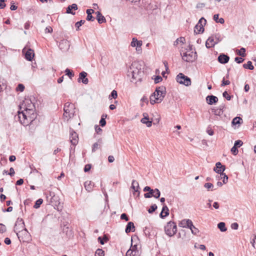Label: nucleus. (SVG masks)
Here are the masks:
<instances>
[{"mask_svg":"<svg viewBox=\"0 0 256 256\" xmlns=\"http://www.w3.org/2000/svg\"><path fill=\"white\" fill-rule=\"evenodd\" d=\"M24 226V223L22 219L18 218L16 222L14 230L20 242H29L31 240L30 234Z\"/></svg>","mask_w":256,"mask_h":256,"instance_id":"1","label":"nucleus"},{"mask_svg":"<svg viewBox=\"0 0 256 256\" xmlns=\"http://www.w3.org/2000/svg\"><path fill=\"white\" fill-rule=\"evenodd\" d=\"M128 76H132V82L136 84L138 82L142 81L144 71L142 70V65L138 61L132 62L128 70Z\"/></svg>","mask_w":256,"mask_h":256,"instance_id":"2","label":"nucleus"},{"mask_svg":"<svg viewBox=\"0 0 256 256\" xmlns=\"http://www.w3.org/2000/svg\"><path fill=\"white\" fill-rule=\"evenodd\" d=\"M166 94V88L160 86L156 88L155 92L150 96V101L152 104L161 102Z\"/></svg>","mask_w":256,"mask_h":256,"instance_id":"3","label":"nucleus"},{"mask_svg":"<svg viewBox=\"0 0 256 256\" xmlns=\"http://www.w3.org/2000/svg\"><path fill=\"white\" fill-rule=\"evenodd\" d=\"M20 108H23L24 111L31 114V116H28L30 120H33L36 118V114L34 113L35 106L30 99L26 98L22 103Z\"/></svg>","mask_w":256,"mask_h":256,"instance_id":"4","label":"nucleus"},{"mask_svg":"<svg viewBox=\"0 0 256 256\" xmlns=\"http://www.w3.org/2000/svg\"><path fill=\"white\" fill-rule=\"evenodd\" d=\"M64 117L66 118L68 120L72 118L75 113L74 105L67 102L64 104Z\"/></svg>","mask_w":256,"mask_h":256,"instance_id":"5","label":"nucleus"},{"mask_svg":"<svg viewBox=\"0 0 256 256\" xmlns=\"http://www.w3.org/2000/svg\"><path fill=\"white\" fill-rule=\"evenodd\" d=\"M190 49L186 52H181L182 60L187 62H192L196 58L197 55L196 52L192 50V46H190Z\"/></svg>","mask_w":256,"mask_h":256,"instance_id":"6","label":"nucleus"},{"mask_svg":"<svg viewBox=\"0 0 256 256\" xmlns=\"http://www.w3.org/2000/svg\"><path fill=\"white\" fill-rule=\"evenodd\" d=\"M164 231L166 234L169 236H174L177 232L176 224L172 221L168 222L164 226Z\"/></svg>","mask_w":256,"mask_h":256,"instance_id":"7","label":"nucleus"},{"mask_svg":"<svg viewBox=\"0 0 256 256\" xmlns=\"http://www.w3.org/2000/svg\"><path fill=\"white\" fill-rule=\"evenodd\" d=\"M28 116H31L30 113H26L25 111H22V112H18V118L20 122L23 125L27 126L28 124L30 122H32V120H30Z\"/></svg>","mask_w":256,"mask_h":256,"instance_id":"8","label":"nucleus"},{"mask_svg":"<svg viewBox=\"0 0 256 256\" xmlns=\"http://www.w3.org/2000/svg\"><path fill=\"white\" fill-rule=\"evenodd\" d=\"M176 81L180 84H184L186 86H189L191 84L190 79L182 73H180L176 76Z\"/></svg>","mask_w":256,"mask_h":256,"instance_id":"9","label":"nucleus"},{"mask_svg":"<svg viewBox=\"0 0 256 256\" xmlns=\"http://www.w3.org/2000/svg\"><path fill=\"white\" fill-rule=\"evenodd\" d=\"M206 19L204 18H200L198 24L194 26V32L196 34L202 33L204 32V26L206 24Z\"/></svg>","mask_w":256,"mask_h":256,"instance_id":"10","label":"nucleus"},{"mask_svg":"<svg viewBox=\"0 0 256 256\" xmlns=\"http://www.w3.org/2000/svg\"><path fill=\"white\" fill-rule=\"evenodd\" d=\"M22 52L25 54V58L29 61H31L34 55V50L31 48H24L22 49Z\"/></svg>","mask_w":256,"mask_h":256,"instance_id":"11","label":"nucleus"},{"mask_svg":"<svg viewBox=\"0 0 256 256\" xmlns=\"http://www.w3.org/2000/svg\"><path fill=\"white\" fill-rule=\"evenodd\" d=\"M70 139L71 144L74 146H76L78 142V135L73 130H70Z\"/></svg>","mask_w":256,"mask_h":256,"instance_id":"12","label":"nucleus"},{"mask_svg":"<svg viewBox=\"0 0 256 256\" xmlns=\"http://www.w3.org/2000/svg\"><path fill=\"white\" fill-rule=\"evenodd\" d=\"M225 170V166H222L220 162L216 163V167L214 168V170L218 173L220 174V176H223L224 173V171Z\"/></svg>","mask_w":256,"mask_h":256,"instance_id":"13","label":"nucleus"},{"mask_svg":"<svg viewBox=\"0 0 256 256\" xmlns=\"http://www.w3.org/2000/svg\"><path fill=\"white\" fill-rule=\"evenodd\" d=\"M58 46L62 51L67 50L70 48V42L66 40H62L60 42Z\"/></svg>","mask_w":256,"mask_h":256,"instance_id":"14","label":"nucleus"},{"mask_svg":"<svg viewBox=\"0 0 256 256\" xmlns=\"http://www.w3.org/2000/svg\"><path fill=\"white\" fill-rule=\"evenodd\" d=\"M178 226L182 228H189L192 226V222L190 219H184L179 222Z\"/></svg>","mask_w":256,"mask_h":256,"instance_id":"15","label":"nucleus"},{"mask_svg":"<svg viewBox=\"0 0 256 256\" xmlns=\"http://www.w3.org/2000/svg\"><path fill=\"white\" fill-rule=\"evenodd\" d=\"M218 42V40H215L213 36L210 37L206 42V46L207 48H209L215 46Z\"/></svg>","mask_w":256,"mask_h":256,"instance_id":"16","label":"nucleus"},{"mask_svg":"<svg viewBox=\"0 0 256 256\" xmlns=\"http://www.w3.org/2000/svg\"><path fill=\"white\" fill-rule=\"evenodd\" d=\"M144 118L141 120V122L146 125L148 127L152 126V121L149 120L148 115L147 113L143 114Z\"/></svg>","mask_w":256,"mask_h":256,"instance_id":"17","label":"nucleus"},{"mask_svg":"<svg viewBox=\"0 0 256 256\" xmlns=\"http://www.w3.org/2000/svg\"><path fill=\"white\" fill-rule=\"evenodd\" d=\"M144 192H148L144 194L145 198H150L152 196V194L154 193V190L152 189L150 186H146L144 188Z\"/></svg>","mask_w":256,"mask_h":256,"instance_id":"18","label":"nucleus"},{"mask_svg":"<svg viewBox=\"0 0 256 256\" xmlns=\"http://www.w3.org/2000/svg\"><path fill=\"white\" fill-rule=\"evenodd\" d=\"M87 73L85 72H82L80 74L79 78H78V82H82L84 84H87L88 82V79L86 78Z\"/></svg>","mask_w":256,"mask_h":256,"instance_id":"19","label":"nucleus"},{"mask_svg":"<svg viewBox=\"0 0 256 256\" xmlns=\"http://www.w3.org/2000/svg\"><path fill=\"white\" fill-rule=\"evenodd\" d=\"M206 101L208 104L212 105L218 101V98L214 96H208L206 98Z\"/></svg>","mask_w":256,"mask_h":256,"instance_id":"20","label":"nucleus"},{"mask_svg":"<svg viewBox=\"0 0 256 256\" xmlns=\"http://www.w3.org/2000/svg\"><path fill=\"white\" fill-rule=\"evenodd\" d=\"M142 40H138L136 38H134L132 40V41L130 43V46L132 47H136V50H139V49H138V48H140L142 46Z\"/></svg>","mask_w":256,"mask_h":256,"instance_id":"21","label":"nucleus"},{"mask_svg":"<svg viewBox=\"0 0 256 256\" xmlns=\"http://www.w3.org/2000/svg\"><path fill=\"white\" fill-rule=\"evenodd\" d=\"M229 59V56L224 54H221L218 57V61L222 64L227 63L228 62Z\"/></svg>","mask_w":256,"mask_h":256,"instance_id":"22","label":"nucleus"},{"mask_svg":"<svg viewBox=\"0 0 256 256\" xmlns=\"http://www.w3.org/2000/svg\"><path fill=\"white\" fill-rule=\"evenodd\" d=\"M168 214L169 210L168 206L166 204H164L162 208V211L160 212V216L161 218H163L166 217V216H168Z\"/></svg>","mask_w":256,"mask_h":256,"instance_id":"23","label":"nucleus"},{"mask_svg":"<svg viewBox=\"0 0 256 256\" xmlns=\"http://www.w3.org/2000/svg\"><path fill=\"white\" fill-rule=\"evenodd\" d=\"M84 186L86 190L88 192H90L94 186V183L90 180H87L84 182Z\"/></svg>","mask_w":256,"mask_h":256,"instance_id":"24","label":"nucleus"},{"mask_svg":"<svg viewBox=\"0 0 256 256\" xmlns=\"http://www.w3.org/2000/svg\"><path fill=\"white\" fill-rule=\"evenodd\" d=\"M102 144V138H100L98 140V142H95L92 145V152H95L96 150L100 148Z\"/></svg>","mask_w":256,"mask_h":256,"instance_id":"25","label":"nucleus"},{"mask_svg":"<svg viewBox=\"0 0 256 256\" xmlns=\"http://www.w3.org/2000/svg\"><path fill=\"white\" fill-rule=\"evenodd\" d=\"M135 230V226L132 222H128L126 226V228L125 230L126 232L128 234L131 231L134 232Z\"/></svg>","mask_w":256,"mask_h":256,"instance_id":"26","label":"nucleus"},{"mask_svg":"<svg viewBox=\"0 0 256 256\" xmlns=\"http://www.w3.org/2000/svg\"><path fill=\"white\" fill-rule=\"evenodd\" d=\"M96 20L99 24H101L102 23L105 22L106 20L104 16L102 15L100 12H96Z\"/></svg>","mask_w":256,"mask_h":256,"instance_id":"27","label":"nucleus"},{"mask_svg":"<svg viewBox=\"0 0 256 256\" xmlns=\"http://www.w3.org/2000/svg\"><path fill=\"white\" fill-rule=\"evenodd\" d=\"M72 10H78V6L76 4H73L70 6H69L66 8V13L71 14L72 15L75 14V12L72 11Z\"/></svg>","mask_w":256,"mask_h":256,"instance_id":"28","label":"nucleus"},{"mask_svg":"<svg viewBox=\"0 0 256 256\" xmlns=\"http://www.w3.org/2000/svg\"><path fill=\"white\" fill-rule=\"evenodd\" d=\"M224 108V106H220L219 108H212V112L216 116H220L222 115L223 114L222 109Z\"/></svg>","mask_w":256,"mask_h":256,"instance_id":"29","label":"nucleus"},{"mask_svg":"<svg viewBox=\"0 0 256 256\" xmlns=\"http://www.w3.org/2000/svg\"><path fill=\"white\" fill-rule=\"evenodd\" d=\"M86 12L88 14L86 20L88 21H94V18L92 15V14L94 12V10L92 9H88Z\"/></svg>","mask_w":256,"mask_h":256,"instance_id":"30","label":"nucleus"},{"mask_svg":"<svg viewBox=\"0 0 256 256\" xmlns=\"http://www.w3.org/2000/svg\"><path fill=\"white\" fill-rule=\"evenodd\" d=\"M131 188L134 192H138V194H140V192L138 190V189L140 188L139 184L136 180H132Z\"/></svg>","mask_w":256,"mask_h":256,"instance_id":"31","label":"nucleus"},{"mask_svg":"<svg viewBox=\"0 0 256 256\" xmlns=\"http://www.w3.org/2000/svg\"><path fill=\"white\" fill-rule=\"evenodd\" d=\"M218 227L222 232H226L227 230V228L226 227L225 223L224 222H220L218 223Z\"/></svg>","mask_w":256,"mask_h":256,"instance_id":"32","label":"nucleus"},{"mask_svg":"<svg viewBox=\"0 0 256 256\" xmlns=\"http://www.w3.org/2000/svg\"><path fill=\"white\" fill-rule=\"evenodd\" d=\"M243 67L244 68L249 69L250 70H252L254 68V67L252 64V62L250 61H248L246 64H244Z\"/></svg>","mask_w":256,"mask_h":256,"instance_id":"33","label":"nucleus"},{"mask_svg":"<svg viewBox=\"0 0 256 256\" xmlns=\"http://www.w3.org/2000/svg\"><path fill=\"white\" fill-rule=\"evenodd\" d=\"M107 115L106 114H102L101 118V119L100 121V124L102 126H104L106 124V121L105 118H106Z\"/></svg>","mask_w":256,"mask_h":256,"instance_id":"34","label":"nucleus"},{"mask_svg":"<svg viewBox=\"0 0 256 256\" xmlns=\"http://www.w3.org/2000/svg\"><path fill=\"white\" fill-rule=\"evenodd\" d=\"M242 119L240 117H236L232 120V124L236 125L240 124V121Z\"/></svg>","mask_w":256,"mask_h":256,"instance_id":"35","label":"nucleus"},{"mask_svg":"<svg viewBox=\"0 0 256 256\" xmlns=\"http://www.w3.org/2000/svg\"><path fill=\"white\" fill-rule=\"evenodd\" d=\"M188 228L191 230L192 233L194 235H196L199 232L198 228H196L193 224L192 226H190Z\"/></svg>","mask_w":256,"mask_h":256,"instance_id":"36","label":"nucleus"},{"mask_svg":"<svg viewBox=\"0 0 256 256\" xmlns=\"http://www.w3.org/2000/svg\"><path fill=\"white\" fill-rule=\"evenodd\" d=\"M154 193L152 194V196L155 198H160V192L158 188H155L154 190Z\"/></svg>","mask_w":256,"mask_h":256,"instance_id":"37","label":"nucleus"},{"mask_svg":"<svg viewBox=\"0 0 256 256\" xmlns=\"http://www.w3.org/2000/svg\"><path fill=\"white\" fill-rule=\"evenodd\" d=\"M42 202L43 200L42 198H39L36 202L35 204L34 205V207L35 208H38L42 204Z\"/></svg>","mask_w":256,"mask_h":256,"instance_id":"38","label":"nucleus"},{"mask_svg":"<svg viewBox=\"0 0 256 256\" xmlns=\"http://www.w3.org/2000/svg\"><path fill=\"white\" fill-rule=\"evenodd\" d=\"M104 251L102 249H98L95 252V256H104Z\"/></svg>","mask_w":256,"mask_h":256,"instance_id":"39","label":"nucleus"},{"mask_svg":"<svg viewBox=\"0 0 256 256\" xmlns=\"http://www.w3.org/2000/svg\"><path fill=\"white\" fill-rule=\"evenodd\" d=\"M136 246H134L132 249V256H140V252L138 250H136Z\"/></svg>","mask_w":256,"mask_h":256,"instance_id":"40","label":"nucleus"},{"mask_svg":"<svg viewBox=\"0 0 256 256\" xmlns=\"http://www.w3.org/2000/svg\"><path fill=\"white\" fill-rule=\"evenodd\" d=\"M246 52V49L244 48H241L240 50H238V54L242 57H244L246 56V54L245 53Z\"/></svg>","mask_w":256,"mask_h":256,"instance_id":"41","label":"nucleus"},{"mask_svg":"<svg viewBox=\"0 0 256 256\" xmlns=\"http://www.w3.org/2000/svg\"><path fill=\"white\" fill-rule=\"evenodd\" d=\"M85 22L86 21L84 20H80V21L76 22L75 24L76 30H78L80 27L82 26V24H84Z\"/></svg>","mask_w":256,"mask_h":256,"instance_id":"42","label":"nucleus"},{"mask_svg":"<svg viewBox=\"0 0 256 256\" xmlns=\"http://www.w3.org/2000/svg\"><path fill=\"white\" fill-rule=\"evenodd\" d=\"M157 209V206L156 204L152 205L150 208L148 210V212L152 214Z\"/></svg>","mask_w":256,"mask_h":256,"instance_id":"43","label":"nucleus"},{"mask_svg":"<svg viewBox=\"0 0 256 256\" xmlns=\"http://www.w3.org/2000/svg\"><path fill=\"white\" fill-rule=\"evenodd\" d=\"M118 96L117 92L115 90H113L111 94L109 96V98H113L114 99H116Z\"/></svg>","mask_w":256,"mask_h":256,"instance_id":"44","label":"nucleus"},{"mask_svg":"<svg viewBox=\"0 0 256 256\" xmlns=\"http://www.w3.org/2000/svg\"><path fill=\"white\" fill-rule=\"evenodd\" d=\"M185 40L184 38V37H180L174 42V46L177 45L179 42L184 43V41Z\"/></svg>","mask_w":256,"mask_h":256,"instance_id":"45","label":"nucleus"},{"mask_svg":"<svg viewBox=\"0 0 256 256\" xmlns=\"http://www.w3.org/2000/svg\"><path fill=\"white\" fill-rule=\"evenodd\" d=\"M204 187L206 188L208 190H210V188L214 187V185L212 183L208 182L204 184Z\"/></svg>","mask_w":256,"mask_h":256,"instance_id":"46","label":"nucleus"},{"mask_svg":"<svg viewBox=\"0 0 256 256\" xmlns=\"http://www.w3.org/2000/svg\"><path fill=\"white\" fill-rule=\"evenodd\" d=\"M66 74L68 75L70 78L74 76V74L72 72H71L70 70H69L68 68H66Z\"/></svg>","mask_w":256,"mask_h":256,"instance_id":"47","label":"nucleus"},{"mask_svg":"<svg viewBox=\"0 0 256 256\" xmlns=\"http://www.w3.org/2000/svg\"><path fill=\"white\" fill-rule=\"evenodd\" d=\"M223 96L226 98L227 100H230L231 99V96H230L226 91L223 92Z\"/></svg>","mask_w":256,"mask_h":256,"instance_id":"48","label":"nucleus"},{"mask_svg":"<svg viewBox=\"0 0 256 256\" xmlns=\"http://www.w3.org/2000/svg\"><path fill=\"white\" fill-rule=\"evenodd\" d=\"M230 84V82L228 80H226L224 78H223L222 80V83L221 84V86H224L228 85Z\"/></svg>","mask_w":256,"mask_h":256,"instance_id":"49","label":"nucleus"},{"mask_svg":"<svg viewBox=\"0 0 256 256\" xmlns=\"http://www.w3.org/2000/svg\"><path fill=\"white\" fill-rule=\"evenodd\" d=\"M231 152L234 155H236L238 154V148L234 146L231 148Z\"/></svg>","mask_w":256,"mask_h":256,"instance_id":"50","label":"nucleus"},{"mask_svg":"<svg viewBox=\"0 0 256 256\" xmlns=\"http://www.w3.org/2000/svg\"><path fill=\"white\" fill-rule=\"evenodd\" d=\"M243 142L241 140H237L235 142L234 146H235L237 147H240L241 146H242Z\"/></svg>","mask_w":256,"mask_h":256,"instance_id":"51","label":"nucleus"},{"mask_svg":"<svg viewBox=\"0 0 256 256\" xmlns=\"http://www.w3.org/2000/svg\"><path fill=\"white\" fill-rule=\"evenodd\" d=\"M24 89V86L22 84H18V87L16 88V90L23 92Z\"/></svg>","mask_w":256,"mask_h":256,"instance_id":"52","label":"nucleus"},{"mask_svg":"<svg viewBox=\"0 0 256 256\" xmlns=\"http://www.w3.org/2000/svg\"><path fill=\"white\" fill-rule=\"evenodd\" d=\"M6 226L2 224H0V232H1L2 233H4L6 232Z\"/></svg>","mask_w":256,"mask_h":256,"instance_id":"53","label":"nucleus"},{"mask_svg":"<svg viewBox=\"0 0 256 256\" xmlns=\"http://www.w3.org/2000/svg\"><path fill=\"white\" fill-rule=\"evenodd\" d=\"M120 218L122 220H124L126 221H128L129 220L127 214L125 213H123L121 214Z\"/></svg>","mask_w":256,"mask_h":256,"instance_id":"54","label":"nucleus"},{"mask_svg":"<svg viewBox=\"0 0 256 256\" xmlns=\"http://www.w3.org/2000/svg\"><path fill=\"white\" fill-rule=\"evenodd\" d=\"M234 60L237 63L240 64V63L243 62V61L244 60V59L243 58H242L236 57L234 58Z\"/></svg>","mask_w":256,"mask_h":256,"instance_id":"55","label":"nucleus"},{"mask_svg":"<svg viewBox=\"0 0 256 256\" xmlns=\"http://www.w3.org/2000/svg\"><path fill=\"white\" fill-rule=\"evenodd\" d=\"M162 80V78L160 76H158L154 78V82L156 84H158V83L160 82H161Z\"/></svg>","mask_w":256,"mask_h":256,"instance_id":"56","label":"nucleus"},{"mask_svg":"<svg viewBox=\"0 0 256 256\" xmlns=\"http://www.w3.org/2000/svg\"><path fill=\"white\" fill-rule=\"evenodd\" d=\"M250 243L254 248H255L256 244V234L254 235V238L250 241Z\"/></svg>","mask_w":256,"mask_h":256,"instance_id":"57","label":"nucleus"},{"mask_svg":"<svg viewBox=\"0 0 256 256\" xmlns=\"http://www.w3.org/2000/svg\"><path fill=\"white\" fill-rule=\"evenodd\" d=\"M222 177L223 176V183L224 184H226L228 182V176H226L225 174H224L223 176H221Z\"/></svg>","mask_w":256,"mask_h":256,"instance_id":"58","label":"nucleus"},{"mask_svg":"<svg viewBox=\"0 0 256 256\" xmlns=\"http://www.w3.org/2000/svg\"><path fill=\"white\" fill-rule=\"evenodd\" d=\"M206 132L210 136H212L214 134L213 130L209 127L207 128Z\"/></svg>","mask_w":256,"mask_h":256,"instance_id":"59","label":"nucleus"},{"mask_svg":"<svg viewBox=\"0 0 256 256\" xmlns=\"http://www.w3.org/2000/svg\"><path fill=\"white\" fill-rule=\"evenodd\" d=\"M52 32V28L50 26H47L45 29L46 33H51V32Z\"/></svg>","mask_w":256,"mask_h":256,"instance_id":"60","label":"nucleus"},{"mask_svg":"<svg viewBox=\"0 0 256 256\" xmlns=\"http://www.w3.org/2000/svg\"><path fill=\"white\" fill-rule=\"evenodd\" d=\"M14 174H15V172H14V168H10V172H8V174H9L11 176H12L14 175Z\"/></svg>","mask_w":256,"mask_h":256,"instance_id":"61","label":"nucleus"},{"mask_svg":"<svg viewBox=\"0 0 256 256\" xmlns=\"http://www.w3.org/2000/svg\"><path fill=\"white\" fill-rule=\"evenodd\" d=\"M238 227V224L236 222H234L232 224L231 228L234 230H237Z\"/></svg>","mask_w":256,"mask_h":256,"instance_id":"62","label":"nucleus"},{"mask_svg":"<svg viewBox=\"0 0 256 256\" xmlns=\"http://www.w3.org/2000/svg\"><path fill=\"white\" fill-rule=\"evenodd\" d=\"M91 166L90 164H86L84 168V171L87 172L90 170Z\"/></svg>","mask_w":256,"mask_h":256,"instance_id":"63","label":"nucleus"},{"mask_svg":"<svg viewBox=\"0 0 256 256\" xmlns=\"http://www.w3.org/2000/svg\"><path fill=\"white\" fill-rule=\"evenodd\" d=\"M132 249L128 250L126 254V256H132Z\"/></svg>","mask_w":256,"mask_h":256,"instance_id":"64","label":"nucleus"}]
</instances>
